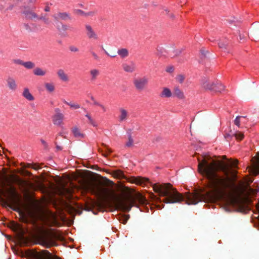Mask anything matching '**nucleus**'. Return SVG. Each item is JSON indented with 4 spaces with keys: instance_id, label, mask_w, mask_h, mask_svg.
I'll use <instances>...</instances> for the list:
<instances>
[{
    "instance_id": "nucleus-1",
    "label": "nucleus",
    "mask_w": 259,
    "mask_h": 259,
    "mask_svg": "<svg viewBox=\"0 0 259 259\" xmlns=\"http://www.w3.org/2000/svg\"><path fill=\"white\" fill-rule=\"evenodd\" d=\"M198 170L207 181V190L204 192L187 194L184 196L170 183L152 184L155 192L164 197L166 203H179L183 201L188 205L196 204L199 201H209L222 197L226 190L232 188L230 178L228 176V166L213 159L209 155L198 158Z\"/></svg>"
},
{
    "instance_id": "nucleus-2",
    "label": "nucleus",
    "mask_w": 259,
    "mask_h": 259,
    "mask_svg": "<svg viewBox=\"0 0 259 259\" xmlns=\"http://www.w3.org/2000/svg\"><path fill=\"white\" fill-rule=\"evenodd\" d=\"M147 203L145 197L139 193L133 196L117 199L116 203L118 209L124 211H130L133 206L138 207V204H145Z\"/></svg>"
},
{
    "instance_id": "nucleus-3",
    "label": "nucleus",
    "mask_w": 259,
    "mask_h": 259,
    "mask_svg": "<svg viewBox=\"0 0 259 259\" xmlns=\"http://www.w3.org/2000/svg\"><path fill=\"white\" fill-rule=\"evenodd\" d=\"M81 187L84 192H90L101 199L106 198L109 194L107 188L95 183L85 182L83 183Z\"/></svg>"
},
{
    "instance_id": "nucleus-4",
    "label": "nucleus",
    "mask_w": 259,
    "mask_h": 259,
    "mask_svg": "<svg viewBox=\"0 0 259 259\" xmlns=\"http://www.w3.org/2000/svg\"><path fill=\"white\" fill-rule=\"evenodd\" d=\"M57 238L56 234L49 233H41L37 237L39 243L47 248L57 245L55 239Z\"/></svg>"
},
{
    "instance_id": "nucleus-5",
    "label": "nucleus",
    "mask_w": 259,
    "mask_h": 259,
    "mask_svg": "<svg viewBox=\"0 0 259 259\" xmlns=\"http://www.w3.org/2000/svg\"><path fill=\"white\" fill-rule=\"evenodd\" d=\"M133 83L138 91H142L147 87L148 83V78L146 76L138 77L134 79Z\"/></svg>"
},
{
    "instance_id": "nucleus-6",
    "label": "nucleus",
    "mask_w": 259,
    "mask_h": 259,
    "mask_svg": "<svg viewBox=\"0 0 259 259\" xmlns=\"http://www.w3.org/2000/svg\"><path fill=\"white\" fill-rule=\"evenodd\" d=\"M55 114L53 116V121L54 124L60 125L62 123L64 119V115L60 112L59 108L55 109Z\"/></svg>"
},
{
    "instance_id": "nucleus-7",
    "label": "nucleus",
    "mask_w": 259,
    "mask_h": 259,
    "mask_svg": "<svg viewBox=\"0 0 259 259\" xmlns=\"http://www.w3.org/2000/svg\"><path fill=\"white\" fill-rule=\"evenodd\" d=\"M128 181L131 183H134L137 185L145 186L149 183V179L142 177H132L130 178Z\"/></svg>"
},
{
    "instance_id": "nucleus-8",
    "label": "nucleus",
    "mask_w": 259,
    "mask_h": 259,
    "mask_svg": "<svg viewBox=\"0 0 259 259\" xmlns=\"http://www.w3.org/2000/svg\"><path fill=\"white\" fill-rule=\"evenodd\" d=\"M201 85L203 88L205 90H208L213 91L214 88V85L215 82L211 80L209 78L207 77H203L201 79Z\"/></svg>"
},
{
    "instance_id": "nucleus-9",
    "label": "nucleus",
    "mask_w": 259,
    "mask_h": 259,
    "mask_svg": "<svg viewBox=\"0 0 259 259\" xmlns=\"http://www.w3.org/2000/svg\"><path fill=\"white\" fill-rule=\"evenodd\" d=\"M7 86L10 90L15 91L17 89V84L15 79L11 76H9L6 80Z\"/></svg>"
},
{
    "instance_id": "nucleus-10",
    "label": "nucleus",
    "mask_w": 259,
    "mask_h": 259,
    "mask_svg": "<svg viewBox=\"0 0 259 259\" xmlns=\"http://www.w3.org/2000/svg\"><path fill=\"white\" fill-rule=\"evenodd\" d=\"M53 18L55 20L61 19L64 21L71 20L70 15L67 12H59L57 15H54Z\"/></svg>"
},
{
    "instance_id": "nucleus-11",
    "label": "nucleus",
    "mask_w": 259,
    "mask_h": 259,
    "mask_svg": "<svg viewBox=\"0 0 259 259\" xmlns=\"http://www.w3.org/2000/svg\"><path fill=\"white\" fill-rule=\"evenodd\" d=\"M122 67L123 70L126 72L132 73L135 70L136 66L133 62H131L130 64L127 63H123Z\"/></svg>"
},
{
    "instance_id": "nucleus-12",
    "label": "nucleus",
    "mask_w": 259,
    "mask_h": 259,
    "mask_svg": "<svg viewBox=\"0 0 259 259\" xmlns=\"http://www.w3.org/2000/svg\"><path fill=\"white\" fill-rule=\"evenodd\" d=\"M57 29L60 32L62 31H73V28L69 25L66 24H63L62 23L60 22L58 23L57 24Z\"/></svg>"
},
{
    "instance_id": "nucleus-13",
    "label": "nucleus",
    "mask_w": 259,
    "mask_h": 259,
    "mask_svg": "<svg viewBox=\"0 0 259 259\" xmlns=\"http://www.w3.org/2000/svg\"><path fill=\"white\" fill-rule=\"evenodd\" d=\"M57 75L58 78L63 82H67L69 80L68 75L62 69H59L57 71Z\"/></svg>"
},
{
    "instance_id": "nucleus-14",
    "label": "nucleus",
    "mask_w": 259,
    "mask_h": 259,
    "mask_svg": "<svg viewBox=\"0 0 259 259\" xmlns=\"http://www.w3.org/2000/svg\"><path fill=\"white\" fill-rule=\"evenodd\" d=\"M89 73L90 75V80L91 81L93 82L97 79L98 76L100 74V71L98 69L94 68L90 70Z\"/></svg>"
},
{
    "instance_id": "nucleus-15",
    "label": "nucleus",
    "mask_w": 259,
    "mask_h": 259,
    "mask_svg": "<svg viewBox=\"0 0 259 259\" xmlns=\"http://www.w3.org/2000/svg\"><path fill=\"white\" fill-rule=\"evenodd\" d=\"M119 111L120 115H119V121L120 122L125 121L127 119L128 116L127 111L122 108H120Z\"/></svg>"
},
{
    "instance_id": "nucleus-16",
    "label": "nucleus",
    "mask_w": 259,
    "mask_h": 259,
    "mask_svg": "<svg viewBox=\"0 0 259 259\" xmlns=\"http://www.w3.org/2000/svg\"><path fill=\"white\" fill-rule=\"evenodd\" d=\"M22 96L27 100L32 101L34 100V97L30 93L29 90L27 88H25L22 93Z\"/></svg>"
},
{
    "instance_id": "nucleus-17",
    "label": "nucleus",
    "mask_w": 259,
    "mask_h": 259,
    "mask_svg": "<svg viewBox=\"0 0 259 259\" xmlns=\"http://www.w3.org/2000/svg\"><path fill=\"white\" fill-rule=\"evenodd\" d=\"M72 132L74 135V136L78 139H81L84 138V135L82 134L80 130L76 126H74L72 128Z\"/></svg>"
},
{
    "instance_id": "nucleus-18",
    "label": "nucleus",
    "mask_w": 259,
    "mask_h": 259,
    "mask_svg": "<svg viewBox=\"0 0 259 259\" xmlns=\"http://www.w3.org/2000/svg\"><path fill=\"white\" fill-rule=\"evenodd\" d=\"M23 14L25 15V17L28 19H37L38 16L36 13L32 11H26L23 12Z\"/></svg>"
},
{
    "instance_id": "nucleus-19",
    "label": "nucleus",
    "mask_w": 259,
    "mask_h": 259,
    "mask_svg": "<svg viewBox=\"0 0 259 259\" xmlns=\"http://www.w3.org/2000/svg\"><path fill=\"white\" fill-rule=\"evenodd\" d=\"M117 54L120 56L121 58H126L129 55L128 50L125 48L119 49L117 51Z\"/></svg>"
},
{
    "instance_id": "nucleus-20",
    "label": "nucleus",
    "mask_w": 259,
    "mask_h": 259,
    "mask_svg": "<svg viewBox=\"0 0 259 259\" xmlns=\"http://www.w3.org/2000/svg\"><path fill=\"white\" fill-rule=\"evenodd\" d=\"M160 96L161 97L169 98L172 96V93L169 89L164 88H163Z\"/></svg>"
},
{
    "instance_id": "nucleus-21",
    "label": "nucleus",
    "mask_w": 259,
    "mask_h": 259,
    "mask_svg": "<svg viewBox=\"0 0 259 259\" xmlns=\"http://www.w3.org/2000/svg\"><path fill=\"white\" fill-rule=\"evenodd\" d=\"M214 87V88L213 91L217 92H222L225 90V87L222 84L221 82L218 81L215 82Z\"/></svg>"
},
{
    "instance_id": "nucleus-22",
    "label": "nucleus",
    "mask_w": 259,
    "mask_h": 259,
    "mask_svg": "<svg viewBox=\"0 0 259 259\" xmlns=\"http://www.w3.org/2000/svg\"><path fill=\"white\" fill-rule=\"evenodd\" d=\"M174 95L179 99L184 98L183 92L178 88H176L174 89Z\"/></svg>"
},
{
    "instance_id": "nucleus-23",
    "label": "nucleus",
    "mask_w": 259,
    "mask_h": 259,
    "mask_svg": "<svg viewBox=\"0 0 259 259\" xmlns=\"http://www.w3.org/2000/svg\"><path fill=\"white\" fill-rule=\"evenodd\" d=\"M33 73L37 76H44L46 74V71L40 68L36 67L33 70Z\"/></svg>"
},
{
    "instance_id": "nucleus-24",
    "label": "nucleus",
    "mask_w": 259,
    "mask_h": 259,
    "mask_svg": "<svg viewBox=\"0 0 259 259\" xmlns=\"http://www.w3.org/2000/svg\"><path fill=\"white\" fill-rule=\"evenodd\" d=\"M114 176L119 179H126V177L124 176L123 172L120 170H117L114 171Z\"/></svg>"
},
{
    "instance_id": "nucleus-25",
    "label": "nucleus",
    "mask_w": 259,
    "mask_h": 259,
    "mask_svg": "<svg viewBox=\"0 0 259 259\" xmlns=\"http://www.w3.org/2000/svg\"><path fill=\"white\" fill-rule=\"evenodd\" d=\"M23 66L28 69H31L35 67V64L31 61L24 62Z\"/></svg>"
},
{
    "instance_id": "nucleus-26",
    "label": "nucleus",
    "mask_w": 259,
    "mask_h": 259,
    "mask_svg": "<svg viewBox=\"0 0 259 259\" xmlns=\"http://www.w3.org/2000/svg\"><path fill=\"white\" fill-rule=\"evenodd\" d=\"M63 102L66 105H69L71 108H73L74 109H79L80 108V105L76 103H69L67 102L66 100H63Z\"/></svg>"
},
{
    "instance_id": "nucleus-27",
    "label": "nucleus",
    "mask_w": 259,
    "mask_h": 259,
    "mask_svg": "<svg viewBox=\"0 0 259 259\" xmlns=\"http://www.w3.org/2000/svg\"><path fill=\"white\" fill-rule=\"evenodd\" d=\"M45 88L49 92H53L55 90V86L53 83H46Z\"/></svg>"
},
{
    "instance_id": "nucleus-28",
    "label": "nucleus",
    "mask_w": 259,
    "mask_h": 259,
    "mask_svg": "<svg viewBox=\"0 0 259 259\" xmlns=\"http://www.w3.org/2000/svg\"><path fill=\"white\" fill-rule=\"evenodd\" d=\"M218 44L219 47L222 50H224L225 51H226L227 50L228 43H227L226 41H220Z\"/></svg>"
},
{
    "instance_id": "nucleus-29",
    "label": "nucleus",
    "mask_w": 259,
    "mask_h": 259,
    "mask_svg": "<svg viewBox=\"0 0 259 259\" xmlns=\"http://www.w3.org/2000/svg\"><path fill=\"white\" fill-rule=\"evenodd\" d=\"M185 79V76L184 74H178L177 75L176 77V79L177 81L179 82L180 83H183Z\"/></svg>"
},
{
    "instance_id": "nucleus-30",
    "label": "nucleus",
    "mask_w": 259,
    "mask_h": 259,
    "mask_svg": "<svg viewBox=\"0 0 259 259\" xmlns=\"http://www.w3.org/2000/svg\"><path fill=\"white\" fill-rule=\"evenodd\" d=\"M134 140L132 138L131 134H128V141L126 143V146L130 147L133 145Z\"/></svg>"
},
{
    "instance_id": "nucleus-31",
    "label": "nucleus",
    "mask_w": 259,
    "mask_h": 259,
    "mask_svg": "<svg viewBox=\"0 0 259 259\" xmlns=\"http://www.w3.org/2000/svg\"><path fill=\"white\" fill-rule=\"evenodd\" d=\"M8 191L9 193L13 196L17 195V191L16 188L13 186H10V188L8 189Z\"/></svg>"
},
{
    "instance_id": "nucleus-32",
    "label": "nucleus",
    "mask_w": 259,
    "mask_h": 259,
    "mask_svg": "<svg viewBox=\"0 0 259 259\" xmlns=\"http://www.w3.org/2000/svg\"><path fill=\"white\" fill-rule=\"evenodd\" d=\"M238 140H242L244 138L243 134L241 132H237L233 135Z\"/></svg>"
},
{
    "instance_id": "nucleus-33",
    "label": "nucleus",
    "mask_w": 259,
    "mask_h": 259,
    "mask_svg": "<svg viewBox=\"0 0 259 259\" xmlns=\"http://www.w3.org/2000/svg\"><path fill=\"white\" fill-rule=\"evenodd\" d=\"M85 116L88 118L89 120V123L91 124L94 126H96L97 124H96L95 121L92 118L91 116L89 114H87Z\"/></svg>"
},
{
    "instance_id": "nucleus-34",
    "label": "nucleus",
    "mask_w": 259,
    "mask_h": 259,
    "mask_svg": "<svg viewBox=\"0 0 259 259\" xmlns=\"http://www.w3.org/2000/svg\"><path fill=\"white\" fill-rule=\"evenodd\" d=\"M93 102H94V104L95 105L98 106H99L100 107H101V108L102 109V110H103V111L104 112H106V111L107 109H106V107H105L104 105H103V104H100L99 102H98V101H97L96 100H95V101H94Z\"/></svg>"
},
{
    "instance_id": "nucleus-35",
    "label": "nucleus",
    "mask_w": 259,
    "mask_h": 259,
    "mask_svg": "<svg viewBox=\"0 0 259 259\" xmlns=\"http://www.w3.org/2000/svg\"><path fill=\"white\" fill-rule=\"evenodd\" d=\"M230 24H234L235 25H238V24L241 23V21L238 20L236 18H233V19L230 20L229 21Z\"/></svg>"
},
{
    "instance_id": "nucleus-36",
    "label": "nucleus",
    "mask_w": 259,
    "mask_h": 259,
    "mask_svg": "<svg viewBox=\"0 0 259 259\" xmlns=\"http://www.w3.org/2000/svg\"><path fill=\"white\" fill-rule=\"evenodd\" d=\"M37 19L43 20L44 22L47 24H49L50 23L49 19L48 18H46L45 16L38 17Z\"/></svg>"
},
{
    "instance_id": "nucleus-37",
    "label": "nucleus",
    "mask_w": 259,
    "mask_h": 259,
    "mask_svg": "<svg viewBox=\"0 0 259 259\" xmlns=\"http://www.w3.org/2000/svg\"><path fill=\"white\" fill-rule=\"evenodd\" d=\"M13 61L14 63H15L16 64L21 65L22 66H23V64L24 62L23 61H22V60L19 59H14V60H13Z\"/></svg>"
},
{
    "instance_id": "nucleus-38",
    "label": "nucleus",
    "mask_w": 259,
    "mask_h": 259,
    "mask_svg": "<svg viewBox=\"0 0 259 259\" xmlns=\"http://www.w3.org/2000/svg\"><path fill=\"white\" fill-rule=\"evenodd\" d=\"M0 180L2 181L3 183L4 184L5 182L7 181V177L6 175L4 174L3 175H0Z\"/></svg>"
},
{
    "instance_id": "nucleus-39",
    "label": "nucleus",
    "mask_w": 259,
    "mask_h": 259,
    "mask_svg": "<svg viewBox=\"0 0 259 259\" xmlns=\"http://www.w3.org/2000/svg\"><path fill=\"white\" fill-rule=\"evenodd\" d=\"M242 116H238L236 117V118L234 120V124L235 125H236L237 126H238V127L240 126V118Z\"/></svg>"
},
{
    "instance_id": "nucleus-40",
    "label": "nucleus",
    "mask_w": 259,
    "mask_h": 259,
    "mask_svg": "<svg viewBox=\"0 0 259 259\" xmlns=\"http://www.w3.org/2000/svg\"><path fill=\"white\" fill-rule=\"evenodd\" d=\"M88 37L90 39H97V38H98L97 33H89Z\"/></svg>"
},
{
    "instance_id": "nucleus-41",
    "label": "nucleus",
    "mask_w": 259,
    "mask_h": 259,
    "mask_svg": "<svg viewBox=\"0 0 259 259\" xmlns=\"http://www.w3.org/2000/svg\"><path fill=\"white\" fill-rule=\"evenodd\" d=\"M75 12L80 15H82V16H85V12H84V11H83L82 10H79V9H77V10H75Z\"/></svg>"
},
{
    "instance_id": "nucleus-42",
    "label": "nucleus",
    "mask_w": 259,
    "mask_h": 259,
    "mask_svg": "<svg viewBox=\"0 0 259 259\" xmlns=\"http://www.w3.org/2000/svg\"><path fill=\"white\" fill-rule=\"evenodd\" d=\"M85 29H86V31H88V32H94L91 26L90 25H85Z\"/></svg>"
},
{
    "instance_id": "nucleus-43",
    "label": "nucleus",
    "mask_w": 259,
    "mask_h": 259,
    "mask_svg": "<svg viewBox=\"0 0 259 259\" xmlns=\"http://www.w3.org/2000/svg\"><path fill=\"white\" fill-rule=\"evenodd\" d=\"M69 50L71 52H77L78 51V48H77L76 47H74V46H70L69 47Z\"/></svg>"
},
{
    "instance_id": "nucleus-44",
    "label": "nucleus",
    "mask_w": 259,
    "mask_h": 259,
    "mask_svg": "<svg viewBox=\"0 0 259 259\" xmlns=\"http://www.w3.org/2000/svg\"><path fill=\"white\" fill-rule=\"evenodd\" d=\"M237 164H238V161L237 160H234L233 161H232L230 163L231 165L234 167H236L237 166Z\"/></svg>"
},
{
    "instance_id": "nucleus-45",
    "label": "nucleus",
    "mask_w": 259,
    "mask_h": 259,
    "mask_svg": "<svg viewBox=\"0 0 259 259\" xmlns=\"http://www.w3.org/2000/svg\"><path fill=\"white\" fill-rule=\"evenodd\" d=\"M252 35L248 36L249 38H250L252 40H256V39H259V36H256L255 35V33H252Z\"/></svg>"
},
{
    "instance_id": "nucleus-46",
    "label": "nucleus",
    "mask_w": 259,
    "mask_h": 259,
    "mask_svg": "<svg viewBox=\"0 0 259 259\" xmlns=\"http://www.w3.org/2000/svg\"><path fill=\"white\" fill-rule=\"evenodd\" d=\"M91 53L93 55V56L94 57V58L95 60H99V57L96 53H95L94 52H93V51L91 52Z\"/></svg>"
},
{
    "instance_id": "nucleus-47",
    "label": "nucleus",
    "mask_w": 259,
    "mask_h": 259,
    "mask_svg": "<svg viewBox=\"0 0 259 259\" xmlns=\"http://www.w3.org/2000/svg\"><path fill=\"white\" fill-rule=\"evenodd\" d=\"M18 183L20 185H24V186L26 184V183L25 181H23L19 179H18Z\"/></svg>"
},
{
    "instance_id": "nucleus-48",
    "label": "nucleus",
    "mask_w": 259,
    "mask_h": 259,
    "mask_svg": "<svg viewBox=\"0 0 259 259\" xmlns=\"http://www.w3.org/2000/svg\"><path fill=\"white\" fill-rule=\"evenodd\" d=\"M200 52H201V55L202 56H203V57H204L206 56L207 53H208L207 51L203 49H201Z\"/></svg>"
},
{
    "instance_id": "nucleus-49",
    "label": "nucleus",
    "mask_w": 259,
    "mask_h": 259,
    "mask_svg": "<svg viewBox=\"0 0 259 259\" xmlns=\"http://www.w3.org/2000/svg\"><path fill=\"white\" fill-rule=\"evenodd\" d=\"M174 69L173 67L170 66L166 68V71L167 72H172L174 71Z\"/></svg>"
},
{
    "instance_id": "nucleus-50",
    "label": "nucleus",
    "mask_w": 259,
    "mask_h": 259,
    "mask_svg": "<svg viewBox=\"0 0 259 259\" xmlns=\"http://www.w3.org/2000/svg\"><path fill=\"white\" fill-rule=\"evenodd\" d=\"M14 7V5L11 4L6 9V11L12 10Z\"/></svg>"
},
{
    "instance_id": "nucleus-51",
    "label": "nucleus",
    "mask_w": 259,
    "mask_h": 259,
    "mask_svg": "<svg viewBox=\"0 0 259 259\" xmlns=\"http://www.w3.org/2000/svg\"><path fill=\"white\" fill-rule=\"evenodd\" d=\"M95 14V12L90 11L85 13V16H93Z\"/></svg>"
},
{
    "instance_id": "nucleus-52",
    "label": "nucleus",
    "mask_w": 259,
    "mask_h": 259,
    "mask_svg": "<svg viewBox=\"0 0 259 259\" xmlns=\"http://www.w3.org/2000/svg\"><path fill=\"white\" fill-rule=\"evenodd\" d=\"M23 26L26 29V30L29 31L30 30V26L28 24H24Z\"/></svg>"
},
{
    "instance_id": "nucleus-53",
    "label": "nucleus",
    "mask_w": 259,
    "mask_h": 259,
    "mask_svg": "<svg viewBox=\"0 0 259 259\" xmlns=\"http://www.w3.org/2000/svg\"><path fill=\"white\" fill-rule=\"evenodd\" d=\"M32 168L35 169H39L40 168V166L37 164H33L32 166Z\"/></svg>"
},
{
    "instance_id": "nucleus-54",
    "label": "nucleus",
    "mask_w": 259,
    "mask_h": 259,
    "mask_svg": "<svg viewBox=\"0 0 259 259\" xmlns=\"http://www.w3.org/2000/svg\"><path fill=\"white\" fill-rule=\"evenodd\" d=\"M252 27L257 28V31H259V23H256L253 24Z\"/></svg>"
},
{
    "instance_id": "nucleus-55",
    "label": "nucleus",
    "mask_w": 259,
    "mask_h": 259,
    "mask_svg": "<svg viewBox=\"0 0 259 259\" xmlns=\"http://www.w3.org/2000/svg\"><path fill=\"white\" fill-rule=\"evenodd\" d=\"M41 143L42 144V145L44 146V147L47 148L48 147V144L47 143H46V141H45L44 140L41 139L40 140Z\"/></svg>"
},
{
    "instance_id": "nucleus-56",
    "label": "nucleus",
    "mask_w": 259,
    "mask_h": 259,
    "mask_svg": "<svg viewBox=\"0 0 259 259\" xmlns=\"http://www.w3.org/2000/svg\"><path fill=\"white\" fill-rule=\"evenodd\" d=\"M239 37L240 38V40L243 39L244 38L246 37L244 35V33H239Z\"/></svg>"
},
{
    "instance_id": "nucleus-57",
    "label": "nucleus",
    "mask_w": 259,
    "mask_h": 259,
    "mask_svg": "<svg viewBox=\"0 0 259 259\" xmlns=\"http://www.w3.org/2000/svg\"><path fill=\"white\" fill-rule=\"evenodd\" d=\"M129 215L126 216V218H124V220L122 221V223L125 224L126 223L127 220L129 219Z\"/></svg>"
},
{
    "instance_id": "nucleus-58",
    "label": "nucleus",
    "mask_w": 259,
    "mask_h": 259,
    "mask_svg": "<svg viewBox=\"0 0 259 259\" xmlns=\"http://www.w3.org/2000/svg\"><path fill=\"white\" fill-rule=\"evenodd\" d=\"M106 54L112 58H114L116 56V55L115 54H109L107 52H106Z\"/></svg>"
},
{
    "instance_id": "nucleus-59",
    "label": "nucleus",
    "mask_w": 259,
    "mask_h": 259,
    "mask_svg": "<svg viewBox=\"0 0 259 259\" xmlns=\"http://www.w3.org/2000/svg\"><path fill=\"white\" fill-rule=\"evenodd\" d=\"M50 10V8L48 6H47L45 7V12H49Z\"/></svg>"
},
{
    "instance_id": "nucleus-60",
    "label": "nucleus",
    "mask_w": 259,
    "mask_h": 259,
    "mask_svg": "<svg viewBox=\"0 0 259 259\" xmlns=\"http://www.w3.org/2000/svg\"><path fill=\"white\" fill-rule=\"evenodd\" d=\"M231 137V135L229 134H226L225 135V138L227 139H228L229 138Z\"/></svg>"
},
{
    "instance_id": "nucleus-61",
    "label": "nucleus",
    "mask_w": 259,
    "mask_h": 259,
    "mask_svg": "<svg viewBox=\"0 0 259 259\" xmlns=\"http://www.w3.org/2000/svg\"><path fill=\"white\" fill-rule=\"evenodd\" d=\"M0 11H2L3 12H5L6 11V9H4L3 7H0Z\"/></svg>"
},
{
    "instance_id": "nucleus-62",
    "label": "nucleus",
    "mask_w": 259,
    "mask_h": 259,
    "mask_svg": "<svg viewBox=\"0 0 259 259\" xmlns=\"http://www.w3.org/2000/svg\"><path fill=\"white\" fill-rule=\"evenodd\" d=\"M56 148L58 150H62V149L61 147H60L58 145L56 146Z\"/></svg>"
},
{
    "instance_id": "nucleus-63",
    "label": "nucleus",
    "mask_w": 259,
    "mask_h": 259,
    "mask_svg": "<svg viewBox=\"0 0 259 259\" xmlns=\"http://www.w3.org/2000/svg\"><path fill=\"white\" fill-rule=\"evenodd\" d=\"M35 1H36V0H29V3H34Z\"/></svg>"
},
{
    "instance_id": "nucleus-64",
    "label": "nucleus",
    "mask_w": 259,
    "mask_h": 259,
    "mask_svg": "<svg viewBox=\"0 0 259 259\" xmlns=\"http://www.w3.org/2000/svg\"><path fill=\"white\" fill-rule=\"evenodd\" d=\"M91 100H92L93 102H94V101H95L96 100H95V98H94L93 96H91Z\"/></svg>"
}]
</instances>
